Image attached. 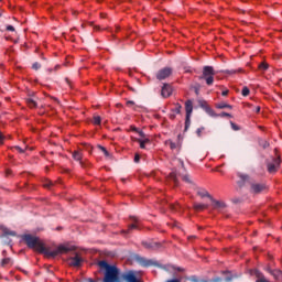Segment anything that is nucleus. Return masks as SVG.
Segmentation results:
<instances>
[{
	"mask_svg": "<svg viewBox=\"0 0 282 282\" xmlns=\"http://www.w3.org/2000/svg\"><path fill=\"white\" fill-rule=\"evenodd\" d=\"M217 109H232V106L226 104V102H220L216 105Z\"/></svg>",
	"mask_w": 282,
	"mask_h": 282,
	"instance_id": "23",
	"label": "nucleus"
},
{
	"mask_svg": "<svg viewBox=\"0 0 282 282\" xmlns=\"http://www.w3.org/2000/svg\"><path fill=\"white\" fill-rule=\"evenodd\" d=\"M213 203L214 208H226V203L215 199L213 196L209 198Z\"/></svg>",
	"mask_w": 282,
	"mask_h": 282,
	"instance_id": "15",
	"label": "nucleus"
},
{
	"mask_svg": "<svg viewBox=\"0 0 282 282\" xmlns=\"http://www.w3.org/2000/svg\"><path fill=\"white\" fill-rule=\"evenodd\" d=\"M228 94H229L228 90H224V91L221 93V96H228Z\"/></svg>",
	"mask_w": 282,
	"mask_h": 282,
	"instance_id": "52",
	"label": "nucleus"
},
{
	"mask_svg": "<svg viewBox=\"0 0 282 282\" xmlns=\"http://www.w3.org/2000/svg\"><path fill=\"white\" fill-rule=\"evenodd\" d=\"M237 177H239L237 182L239 188H243V186L248 184L249 193H251V195H261V193L268 191V185H265V183L258 182L248 174L238 172Z\"/></svg>",
	"mask_w": 282,
	"mask_h": 282,
	"instance_id": "2",
	"label": "nucleus"
},
{
	"mask_svg": "<svg viewBox=\"0 0 282 282\" xmlns=\"http://www.w3.org/2000/svg\"><path fill=\"white\" fill-rule=\"evenodd\" d=\"M165 282H182V280L181 279H171V280H167Z\"/></svg>",
	"mask_w": 282,
	"mask_h": 282,
	"instance_id": "47",
	"label": "nucleus"
},
{
	"mask_svg": "<svg viewBox=\"0 0 282 282\" xmlns=\"http://www.w3.org/2000/svg\"><path fill=\"white\" fill-rule=\"evenodd\" d=\"M195 94H196V95H199V89H196V90H195Z\"/></svg>",
	"mask_w": 282,
	"mask_h": 282,
	"instance_id": "59",
	"label": "nucleus"
},
{
	"mask_svg": "<svg viewBox=\"0 0 282 282\" xmlns=\"http://www.w3.org/2000/svg\"><path fill=\"white\" fill-rule=\"evenodd\" d=\"M52 186H54V183L52 181H46L44 183V188H52Z\"/></svg>",
	"mask_w": 282,
	"mask_h": 282,
	"instance_id": "33",
	"label": "nucleus"
},
{
	"mask_svg": "<svg viewBox=\"0 0 282 282\" xmlns=\"http://www.w3.org/2000/svg\"><path fill=\"white\" fill-rule=\"evenodd\" d=\"M131 130L134 131L135 133H138L140 130L133 126H131Z\"/></svg>",
	"mask_w": 282,
	"mask_h": 282,
	"instance_id": "50",
	"label": "nucleus"
},
{
	"mask_svg": "<svg viewBox=\"0 0 282 282\" xmlns=\"http://www.w3.org/2000/svg\"><path fill=\"white\" fill-rule=\"evenodd\" d=\"M68 265L72 268H80L83 265V258L78 253H76L74 257H70L68 259Z\"/></svg>",
	"mask_w": 282,
	"mask_h": 282,
	"instance_id": "9",
	"label": "nucleus"
},
{
	"mask_svg": "<svg viewBox=\"0 0 282 282\" xmlns=\"http://www.w3.org/2000/svg\"><path fill=\"white\" fill-rule=\"evenodd\" d=\"M270 67V65H268V63H265V62H262V63H260L259 64V69L261 70V72H267V69Z\"/></svg>",
	"mask_w": 282,
	"mask_h": 282,
	"instance_id": "26",
	"label": "nucleus"
},
{
	"mask_svg": "<svg viewBox=\"0 0 282 282\" xmlns=\"http://www.w3.org/2000/svg\"><path fill=\"white\" fill-rule=\"evenodd\" d=\"M220 118H232V115L228 113V112H221Z\"/></svg>",
	"mask_w": 282,
	"mask_h": 282,
	"instance_id": "39",
	"label": "nucleus"
},
{
	"mask_svg": "<svg viewBox=\"0 0 282 282\" xmlns=\"http://www.w3.org/2000/svg\"><path fill=\"white\" fill-rule=\"evenodd\" d=\"M98 265L105 272L104 282H122V274L118 267L107 263L106 260L99 261Z\"/></svg>",
	"mask_w": 282,
	"mask_h": 282,
	"instance_id": "3",
	"label": "nucleus"
},
{
	"mask_svg": "<svg viewBox=\"0 0 282 282\" xmlns=\"http://www.w3.org/2000/svg\"><path fill=\"white\" fill-rule=\"evenodd\" d=\"M264 270H265V272H268L271 275H272V272H274V269H272L270 267H267Z\"/></svg>",
	"mask_w": 282,
	"mask_h": 282,
	"instance_id": "43",
	"label": "nucleus"
},
{
	"mask_svg": "<svg viewBox=\"0 0 282 282\" xmlns=\"http://www.w3.org/2000/svg\"><path fill=\"white\" fill-rule=\"evenodd\" d=\"M186 280L191 282H199V280L197 279V275H192L189 278H186Z\"/></svg>",
	"mask_w": 282,
	"mask_h": 282,
	"instance_id": "34",
	"label": "nucleus"
},
{
	"mask_svg": "<svg viewBox=\"0 0 282 282\" xmlns=\"http://www.w3.org/2000/svg\"><path fill=\"white\" fill-rule=\"evenodd\" d=\"M134 162H135V164H138V162H140V154L134 155Z\"/></svg>",
	"mask_w": 282,
	"mask_h": 282,
	"instance_id": "45",
	"label": "nucleus"
},
{
	"mask_svg": "<svg viewBox=\"0 0 282 282\" xmlns=\"http://www.w3.org/2000/svg\"><path fill=\"white\" fill-rule=\"evenodd\" d=\"M260 111H261V107H260V106H257V107L254 108V112H256V113H260Z\"/></svg>",
	"mask_w": 282,
	"mask_h": 282,
	"instance_id": "49",
	"label": "nucleus"
},
{
	"mask_svg": "<svg viewBox=\"0 0 282 282\" xmlns=\"http://www.w3.org/2000/svg\"><path fill=\"white\" fill-rule=\"evenodd\" d=\"M2 237H17V231H12L8 228H2Z\"/></svg>",
	"mask_w": 282,
	"mask_h": 282,
	"instance_id": "18",
	"label": "nucleus"
},
{
	"mask_svg": "<svg viewBox=\"0 0 282 282\" xmlns=\"http://www.w3.org/2000/svg\"><path fill=\"white\" fill-rule=\"evenodd\" d=\"M118 30H120V28H119V26H117V31H118Z\"/></svg>",
	"mask_w": 282,
	"mask_h": 282,
	"instance_id": "63",
	"label": "nucleus"
},
{
	"mask_svg": "<svg viewBox=\"0 0 282 282\" xmlns=\"http://www.w3.org/2000/svg\"><path fill=\"white\" fill-rule=\"evenodd\" d=\"M186 120H185V131H188L191 127V113H193V101L187 100L185 102Z\"/></svg>",
	"mask_w": 282,
	"mask_h": 282,
	"instance_id": "7",
	"label": "nucleus"
},
{
	"mask_svg": "<svg viewBox=\"0 0 282 282\" xmlns=\"http://www.w3.org/2000/svg\"><path fill=\"white\" fill-rule=\"evenodd\" d=\"M142 246L147 250H159V248H162V245L160 242L153 241H142Z\"/></svg>",
	"mask_w": 282,
	"mask_h": 282,
	"instance_id": "10",
	"label": "nucleus"
},
{
	"mask_svg": "<svg viewBox=\"0 0 282 282\" xmlns=\"http://www.w3.org/2000/svg\"><path fill=\"white\" fill-rule=\"evenodd\" d=\"M259 144L260 147H262V149H268V147H270V142H268L267 140H261Z\"/></svg>",
	"mask_w": 282,
	"mask_h": 282,
	"instance_id": "30",
	"label": "nucleus"
},
{
	"mask_svg": "<svg viewBox=\"0 0 282 282\" xmlns=\"http://www.w3.org/2000/svg\"><path fill=\"white\" fill-rule=\"evenodd\" d=\"M170 208L174 212V213H176V210H180V204H170Z\"/></svg>",
	"mask_w": 282,
	"mask_h": 282,
	"instance_id": "31",
	"label": "nucleus"
},
{
	"mask_svg": "<svg viewBox=\"0 0 282 282\" xmlns=\"http://www.w3.org/2000/svg\"><path fill=\"white\" fill-rule=\"evenodd\" d=\"M197 195H198L199 197H202V198L208 197V199H210V197H213V196L210 195V193H208V191H206V189H198V191H197Z\"/></svg>",
	"mask_w": 282,
	"mask_h": 282,
	"instance_id": "20",
	"label": "nucleus"
},
{
	"mask_svg": "<svg viewBox=\"0 0 282 282\" xmlns=\"http://www.w3.org/2000/svg\"><path fill=\"white\" fill-rule=\"evenodd\" d=\"M7 30H8V32H14V26L8 25V26H7Z\"/></svg>",
	"mask_w": 282,
	"mask_h": 282,
	"instance_id": "48",
	"label": "nucleus"
},
{
	"mask_svg": "<svg viewBox=\"0 0 282 282\" xmlns=\"http://www.w3.org/2000/svg\"><path fill=\"white\" fill-rule=\"evenodd\" d=\"M181 166H182V169H186V167L184 166V161H181Z\"/></svg>",
	"mask_w": 282,
	"mask_h": 282,
	"instance_id": "56",
	"label": "nucleus"
},
{
	"mask_svg": "<svg viewBox=\"0 0 282 282\" xmlns=\"http://www.w3.org/2000/svg\"><path fill=\"white\" fill-rule=\"evenodd\" d=\"M138 134L140 135V138H142V140H144V138H147V134L142 130H139Z\"/></svg>",
	"mask_w": 282,
	"mask_h": 282,
	"instance_id": "42",
	"label": "nucleus"
},
{
	"mask_svg": "<svg viewBox=\"0 0 282 282\" xmlns=\"http://www.w3.org/2000/svg\"><path fill=\"white\" fill-rule=\"evenodd\" d=\"M242 96L247 97L250 96V88L248 86H245L241 91Z\"/></svg>",
	"mask_w": 282,
	"mask_h": 282,
	"instance_id": "29",
	"label": "nucleus"
},
{
	"mask_svg": "<svg viewBox=\"0 0 282 282\" xmlns=\"http://www.w3.org/2000/svg\"><path fill=\"white\" fill-rule=\"evenodd\" d=\"M210 282H224V279H221L220 276H216L212 279Z\"/></svg>",
	"mask_w": 282,
	"mask_h": 282,
	"instance_id": "40",
	"label": "nucleus"
},
{
	"mask_svg": "<svg viewBox=\"0 0 282 282\" xmlns=\"http://www.w3.org/2000/svg\"><path fill=\"white\" fill-rule=\"evenodd\" d=\"M11 149H15V151H19V153H25V149H23V148H21L19 145H15V147H13Z\"/></svg>",
	"mask_w": 282,
	"mask_h": 282,
	"instance_id": "35",
	"label": "nucleus"
},
{
	"mask_svg": "<svg viewBox=\"0 0 282 282\" xmlns=\"http://www.w3.org/2000/svg\"><path fill=\"white\" fill-rule=\"evenodd\" d=\"M271 276H273L275 281H281L282 271L280 269H273V272H271Z\"/></svg>",
	"mask_w": 282,
	"mask_h": 282,
	"instance_id": "17",
	"label": "nucleus"
},
{
	"mask_svg": "<svg viewBox=\"0 0 282 282\" xmlns=\"http://www.w3.org/2000/svg\"><path fill=\"white\" fill-rule=\"evenodd\" d=\"M215 68L213 66H204L203 67V75L199 76V80H205L206 85L210 86L215 83Z\"/></svg>",
	"mask_w": 282,
	"mask_h": 282,
	"instance_id": "4",
	"label": "nucleus"
},
{
	"mask_svg": "<svg viewBox=\"0 0 282 282\" xmlns=\"http://www.w3.org/2000/svg\"><path fill=\"white\" fill-rule=\"evenodd\" d=\"M183 182H186L187 184H193V180H191V175L185 174L182 177Z\"/></svg>",
	"mask_w": 282,
	"mask_h": 282,
	"instance_id": "28",
	"label": "nucleus"
},
{
	"mask_svg": "<svg viewBox=\"0 0 282 282\" xmlns=\"http://www.w3.org/2000/svg\"><path fill=\"white\" fill-rule=\"evenodd\" d=\"M237 72H241V69L237 70V69H227L224 70L225 74H237Z\"/></svg>",
	"mask_w": 282,
	"mask_h": 282,
	"instance_id": "37",
	"label": "nucleus"
},
{
	"mask_svg": "<svg viewBox=\"0 0 282 282\" xmlns=\"http://www.w3.org/2000/svg\"><path fill=\"white\" fill-rule=\"evenodd\" d=\"M7 265H12V259H11V258H4V259L1 261V267H2V268H7Z\"/></svg>",
	"mask_w": 282,
	"mask_h": 282,
	"instance_id": "22",
	"label": "nucleus"
},
{
	"mask_svg": "<svg viewBox=\"0 0 282 282\" xmlns=\"http://www.w3.org/2000/svg\"><path fill=\"white\" fill-rule=\"evenodd\" d=\"M221 274H227V276L225 278L226 282H232L235 281V279H239L238 274H232L230 271L225 270L220 272Z\"/></svg>",
	"mask_w": 282,
	"mask_h": 282,
	"instance_id": "13",
	"label": "nucleus"
},
{
	"mask_svg": "<svg viewBox=\"0 0 282 282\" xmlns=\"http://www.w3.org/2000/svg\"><path fill=\"white\" fill-rule=\"evenodd\" d=\"M104 154H105L106 158H109V155H110L109 151H107V150L104 152Z\"/></svg>",
	"mask_w": 282,
	"mask_h": 282,
	"instance_id": "55",
	"label": "nucleus"
},
{
	"mask_svg": "<svg viewBox=\"0 0 282 282\" xmlns=\"http://www.w3.org/2000/svg\"><path fill=\"white\" fill-rule=\"evenodd\" d=\"M165 144H169L172 151H175V149H177V143L173 142L172 140L165 141Z\"/></svg>",
	"mask_w": 282,
	"mask_h": 282,
	"instance_id": "24",
	"label": "nucleus"
},
{
	"mask_svg": "<svg viewBox=\"0 0 282 282\" xmlns=\"http://www.w3.org/2000/svg\"><path fill=\"white\" fill-rule=\"evenodd\" d=\"M199 282H210V280H199Z\"/></svg>",
	"mask_w": 282,
	"mask_h": 282,
	"instance_id": "58",
	"label": "nucleus"
},
{
	"mask_svg": "<svg viewBox=\"0 0 282 282\" xmlns=\"http://www.w3.org/2000/svg\"><path fill=\"white\" fill-rule=\"evenodd\" d=\"M173 94V88L171 87V84H164L161 89V96L163 98H169Z\"/></svg>",
	"mask_w": 282,
	"mask_h": 282,
	"instance_id": "11",
	"label": "nucleus"
},
{
	"mask_svg": "<svg viewBox=\"0 0 282 282\" xmlns=\"http://www.w3.org/2000/svg\"><path fill=\"white\" fill-rule=\"evenodd\" d=\"M101 122H102V118H100V116H94V118H93V124L100 126Z\"/></svg>",
	"mask_w": 282,
	"mask_h": 282,
	"instance_id": "25",
	"label": "nucleus"
},
{
	"mask_svg": "<svg viewBox=\"0 0 282 282\" xmlns=\"http://www.w3.org/2000/svg\"><path fill=\"white\" fill-rule=\"evenodd\" d=\"M66 83L69 85V78H65Z\"/></svg>",
	"mask_w": 282,
	"mask_h": 282,
	"instance_id": "60",
	"label": "nucleus"
},
{
	"mask_svg": "<svg viewBox=\"0 0 282 282\" xmlns=\"http://www.w3.org/2000/svg\"><path fill=\"white\" fill-rule=\"evenodd\" d=\"M131 219L133 223L131 225H129L128 232L130 230H140V219H138L135 217H131Z\"/></svg>",
	"mask_w": 282,
	"mask_h": 282,
	"instance_id": "12",
	"label": "nucleus"
},
{
	"mask_svg": "<svg viewBox=\"0 0 282 282\" xmlns=\"http://www.w3.org/2000/svg\"><path fill=\"white\" fill-rule=\"evenodd\" d=\"M208 113H209V116H215V111H213V109H209Z\"/></svg>",
	"mask_w": 282,
	"mask_h": 282,
	"instance_id": "53",
	"label": "nucleus"
},
{
	"mask_svg": "<svg viewBox=\"0 0 282 282\" xmlns=\"http://www.w3.org/2000/svg\"><path fill=\"white\" fill-rule=\"evenodd\" d=\"M131 105H135V102L134 101H127L128 107H131Z\"/></svg>",
	"mask_w": 282,
	"mask_h": 282,
	"instance_id": "51",
	"label": "nucleus"
},
{
	"mask_svg": "<svg viewBox=\"0 0 282 282\" xmlns=\"http://www.w3.org/2000/svg\"><path fill=\"white\" fill-rule=\"evenodd\" d=\"M26 105H28L31 109H36V107H37L36 100H34V98H32V97L26 98Z\"/></svg>",
	"mask_w": 282,
	"mask_h": 282,
	"instance_id": "21",
	"label": "nucleus"
},
{
	"mask_svg": "<svg viewBox=\"0 0 282 282\" xmlns=\"http://www.w3.org/2000/svg\"><path fill=\"white\" fill-rule=\"evenodd\" d=\"M171 74H173V68H171V67L161 68L156 73V79L158 80H166V78H169L171 76Z\"/></svg>",
	"mask_w": 282,
	"mask_h": 282,
	"instance_id": "8",
	"label": "nucleus"
},
{
	"mask_svg": "<svg viewBox=\"0 0 282 282\" xmlns=\"http://www.w3.org/2000/svg\"><path fill=\"white\" fill-rule=\"evenodd\" d=\"M174 111L176 113H182V106L181 105H177L175 108H174Z\"/></svg>",
	"mask_w": 282,
	"mask_h": 282,
	"instance_id": "41",
	"label": "nucleus"
},
{
	"mask_svg": "<svg viewBox=\"0 0 282 282\" xmlns=\"http://www.w3.org/2000/svg\"><path fill=\"white\" fill-rule=\"evenodd\" d=\"M11 174H12V171L7 170V175H11Z\"/></svg>",
	"mask_w": 282,
	"mask_h": 282,
	"instance_id": "57",
	"label": "nucleus"
},
{
	"mask_svg": "<svg viewBox=\"0 0 282 282\" xmlns=\"http://www.w3.org/2000/svg\"><path fill=\"white\" fill-rule=\"evenodd\" d=\"M267 170L269 173H276L279 171V166H281V156L273 158L271 156L265 161Z\"/></svg>",
	"mask_w": 282,
	"mask_h": 282,
	"instance_id": "5",
	"label": "nucleus"
},
{
	"mask_svg": "<svg viewBox=\"0 0 282 282\" xmlns=\"http://www.w3.org/2000/svg\"><path fill=\"white\" fill-rule=\"evenodd\" d=\"M170 180H172V182H174L175 186H177V174L175 172H172L170 174Z\"/></svg>",
	"mask_w": 282,
	"mask_h": 282,
	"instance_id": "27",
	"label": "nucleus"
},
{
	"mask_svg": "<svg viewBox=\"0 0 282 282\" xmlns=\"http://www.w3.org/2000/svg\"><path fill=\"white\" fill-rule=\"evenodd\" d=\"M134 260L137 261V263H139V265H141L142 268H151V265H159L158 262L153 261V260H149L142 256H135Z\"/></svg>",
	"mask_w": 282,
	"mask_h": 282,
	"instance_id": "6",
	"label": "nucleus"
},
{
	"mask_svg": "<svg viewBox=\"0 0 282 282\" xmlns=\"http://www.w3.org/2000/svg\"><path fill=\"white\" fill-rule=\"evenodd\" d=\"M204 129H205L204 127H200L196 130V134L198 138H202V133H203Z\"/></svg>",
	"mask_w": 282,
	"mask_h": 282,
	"instance_id": "36",
	"label": "nucleus"
},
{
	"mask_svg": "<svg viewBox=\"0 0 282 282\" xmlns=\"http://www.w3.org/2000/svg\"><path fill=\"white\" fill-rule=\"evenodd\" d=\"M135 141L140 144V149H147V144H151L150 138L137 139Z\"/></svg>",
	"mask_w": 282,
	"mask_h": 282,
	"instance_id": "14",
	"label": "nucleus"
},
{
	"mask_svg": "<svg viewBox=\"0 0 282 282\" xmlns=\"http://www.w3.org/2000/svg\"><path fill=\"white\" fill-rule=\"evenodd\" d=\"M174 270H177V272H184V269L182 268H174Z\"/></svg>",
	"mask_w": 282,
	"mask_h": 282,
	"instance_id": "54",
	"label": "nucleus"
},
{
	"mask_svg": "<svg viewBox=\"0 0 282 282\" xmlns=\"http://www.w3.org/2000/svg\"><path fill=\"white\" fill-rule=\"evenodd\" d=\"M193 208L195 210H206V208H208V205L202 203H194Z\"/></svg>",
	"mask_w": 282,
	"mask_h": 282,
	"instance_id": "19",
	"label": "nucleus"
},
{
	"mask_svg": "<svg viewBox=\"0 0 282 282\" xmlns=\"http://www.w3.org/2000/svg\"><path fill=\"white\" fill-rule=\"evenodd\" d=\"M22 241H24L28 246V248H31L32 250H36L37 252H41V254H45V257H58V254L72 252L74 250V247H67L61 245L57 247V249L50 251V249L45 248V245L41 242V239L36 236H32L30 234H25L22 236Z\"/></svg>",
	"mask_w": 282,
	"mask_h": 282,
	"instance_id": "1",
	"label": "nucleus"
},
{
	"mask_svg": "<svg viewBox=\"0 0 282 282\" xmlns=\"http://www.w3.org/2000/svg\"><path fill=\"white\" fill-rule=\"evenodd\" d=\"M40 68H41V63L39 62L33 63L32 69H34L35 72H39Z\"/></svg>",
	"mask_w": 282,
	"mask_h": 282,
	"instance_id": "32",
	"label": "nucleus"
},
{
	"mask_svg": "<svg viewBox=\"0 0 282 282\" xmlns=\"http://www.w3.org/2000/svg\"><path fill=\"white\" fill-rule=\"evenodd\" d=\"M97 149H99V151H101L102 153L107 150V148L102 145H97Z\"/></svg>",
	"mask_w": 282,
	"mask_h": 282,
	"instance_id": "46",
	"label": "nucleus"
},
{
	"mask_svg": "<svg viewBox=\"0 0 282 282\" xmlns=\"http://www.w3.org/2000/svg\"><path fill=\"white\" fill-rule=\"evenodd\" d=\"M73 159H75L76 162H79L80 166H85V163H83V153L79 151L73 152Z\"/></svg>",
	"mask_w": 282,
	"mask_h": 282,
	"instance_id": "16",
	"label": "nucleus"
},
{
	"mask_svg": "<svg viewBox=\"0 0 282 282\" xmlns=\"http://www.w3.org/2000/svg\"><path fill=\"white\" fill-rule=\"evenodd\" d=\"M59 67H61V66L57 65V66H55V69H58Z\"/></svg>",
	"mask_w": 282,
	"mask_h": 282,
	"instance_id": "62",
	"label": "nucleus"
},
{
	"mask_svg": "<svg viewBox=\"0 0 282 282\" xmlns=\"http://www.w3.org/2000/svg\"><path fill=\"white\" fill-rule=\"evenodd\" d=\"M3 140H6V137L2 132H0V144H3Z\"/></svg>",
	"mask_w": 282,
	"mask_h": 282,
	"instance_id": "44",
	"label": "nucleus"
},
{
	"mask_svg": "<svg viewBox=\"0 0 282 282\" xmlns=\"http://www.w3.org/2000/svg\"><path fill=\"white\" fill-rule=\"evenodd\" d=\"M90 282H94V281H90Z\"/></svg>",
	"mask_w": 282,
	"mask_h": 282,
	"instance_id": "64",
	"label": "nucleus"
},
{
	"mask_svg": "<svg viewBox=\"0 0 282 282\" xmlns=\"http://www.w3.org/2000/svg\"><path fill=\"white\" fill-rule=\"evenodd\" d=\"M230 124H231V129L234 130V131H239V126H237L235 122H232V121H230Z\"/></svg>",
	"mask_w": 282,
	"mask_h": 282,
	"instance_id": "38",
	"label": "nucleus"
},
{
	"mask_svg": "<svg viewBox=\"0 0 282 282\" xmlns=\"http://www.w3.org/2000/svg\"><path fill=\"white\" fill-rule=\"evenodd\" d=\"M96 30H100V26H95Z\"/></svg>",
	"mask_w": 282,
	"mask_h": 282,
	"instance_id": "61",
	"label": "nucleus"
}]
</instances>
